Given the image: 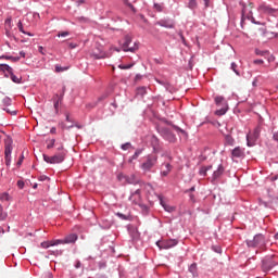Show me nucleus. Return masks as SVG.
<instances>
[{"label":"nucleus","mask_w":278,"mask_h":278,"mask_svg":"<svg viewBox=\"0 0 278 278\" xmlns=\"http://www.w3.org/2000/svg\"><path fill=\"white\" fill-rule=\"evenodd\" d=\"M155 164H157V154H149L144 157L140 168L143 170V173H151V170H153L155 167Z\"/></svg>","instance_id":"f257e3e1"},{"label":"nucleus","mask_w":278,"mask_h":278,"mask_svg":"<svg viewBox=\"0 0 278 278\" xmlns=\"http://www.w3.org/2000/svg\"><path fill=\"white\" fill-rule=\"evenodd\" d=\"M59 244H71V237H65L64 239L43 241L41 242V248L49 249L50 247H58Z\"/></svg>","instance_id":"f03ea898"},{"label":"nucleus","mask_w":278,"mask_h":278,"mask_svg":"<svg viewBox=\"0 0 278 278\" xmlns=\"http://www.w3.org/2000/svg\"><path fill=\"white\" fill-rule=\"evenodd\" d=\"M12 139H7L4 141V160L7 166H10L12 162Z\"/></svg>","instance_id":"7ed1b4c3"},{"label":"nucleus","mask_w":278,"mask_h":278,"mask_svg":"<svg viewBox=\"0 0 278 278\" xmlns=\"http://www.w3.org/2000/svg\"><path fill=\"white\" fill-rule=\"evenodd\" d=\"M179 243V241H177V239H168V240H164V241H157L156 245L159 247V249H173V247H177V244Z\"/></svg>","instance_id":"20e7f679"},{"label":"nucleus","mask_w":278,"mask_h":278,"mask_svg":"<svg viewBox=\"0 0 278 278\" xmlns=\"http://www.w3.org/2000/svg\"><path fill=\"white\" fill-rule=\"evenodd\" d=\"M4 201H10V194H8L7 192L0 193V220H5V218H8V213L3 211L2 205Z\"/></svg>","instance_id":"39448f33"},{"label":"nucleus","mask_w":278,"mask_h":278,"mask_svg":"<svg viewBox=\"0 0 278 278\" xmlns=\"http://www.w3.org/2000/svg\"><path fill=\"white\" fill-rule=\"evenodd\" d=\"M261 129L260 127H256L253 132H250L247 136V140H248V147H253L255 144V141L257 140V138H260V134H261Z\"/></svg>","instance_id":"423d86ee"},{"label":"nucleus","mask_w":278,"mask_h":278,"mask_svg":"<svg viewBox=\"0 0 278 278\" xmlns=\"http://www.w3.org/2000/svg\"><path fill=\"white\" fill-rule=\"evenodd\" d=\"M129 45H131V37L126 36L125 41L122 46L123 51H125V52L130 51V53L138 51V45L134 43L132 47H129Z\"/></svg>","instance_id":"0eeeda50"},{"label":"nucleus","mask_w":278,"mask_h":278,"mask_svg":"<svg viewBox=\"0 0 278 278\" xmlns=\"http://www.w3.org/2000/svg\"><path fill=\"white\" fill-rule=\"evenodd\" d=\"M43 160L48 164H61V162H64V154H58L54 156H48L43 154Z\"/></svg>","instance_id":"6e6552de"},{"label":"nucleus","mask_w":278,"mask_h":278,"mask_svg":"<svg viewBox=\"0 0 278 278\" xmlns=\"http://www.w3.org/2000/svg\"><path fill=\"white\" fill-rule=\"evenodd\" d=\"M248 247H264V237L262 235H256L253 240L247 241Z\"/></svg>","instance_id":"1a4fd4ad"},{"label":"nucleus","mask_w":278,"mask_h":278,"mask_svg":"<svg viewBox=\"0 0 278 278\" xmlns=\"http://www.w3.org/2000/svg\"><path fill=\"white\" fill-rule=\"evenodd\" d=\"M277 266V261L273 256L266 257L263 261V270H273Z\"/></svg>","instance_id":"9d476101"},{"label":"nucleus","mask_w":278,"mask_h":278,"mask_svg":"<svg viewBox=\"0 0 278 278\" xmlns=\"http://www.w3.org/2000/svg\"><path fill=\"white\" fill-rule=\"evenodd\" d=\"M161 134L165 140H168V142L177 141V137H175V134H173L168 128H162Z\"/></svg>","instance_id":"9b49d317"},{"label":"nucleus","mask_w":278,"mask_h":278,"mask_svg":"<svg viewBox=\"0 0 278 278\" xmlns=\"http://www.w3.org/2000/svg\"><path fill=\"white\" fill-rule=\"evenodd\" d=\"M91 58H94L96 60H102L103 58H106L105 52H103V47L94 48L90 52Z\"/></svg>","instance_id":"f8f14e48"},{"label":"nucleus","mask_w":278,"mask_h":278,"mask_svg":"<svg viewBox=\"0 0 278 278\" xmlns=\"http://www.w3.org/2000/svg\"><path fill=\"white\" fill-rule=\"evenodd\" d=\"M231 157H232V160L244 157V148L236 147L231 151Z\"/></svg>","instance_id":"ddd939ff"},{"label":"nucleus","mask_w":278,"mask_h":278,"mask_svg":"<svg viewBox=\"0 0 278 278\" xmlns=\"http://www.w3.org/2000/svg\"><path fill=\"white\" fill-rule=\"evenodd\" d=\"M223 173H225V167H223V165H218L217 169L213 173V181H216L218 177H222Z\"/></svg>","instance_id":"4468645a"},{"label":"nucleus","mask_w":278,"mask_h":278,"mask_svg":"<svg viewBox=\"0 0 278 278\" xmlns=\"http://www.w3.org/2000/svg\"><path fill=\"white\" fill-rule=\"evenodd\" d=\"M159 25H161V27H166L167 29H173V27H175V23L172 21H161L159 22Z\"/></svg>","instance_id":"2eb2a0df"},{"label":"nucleus","mask_w":278,"mask_h":278,"mask_svg":"<svg viewBox=\"0 0 278 278\" xmlns=\"http://www.w3.org/2000/svg\"><path fill=\"white\" fill-rule=\"evenodd\" d=\"M225 143L228 144V147H233V144H236V139H233L231 135H225Z\"/></svg>","instance_id":"dca6fc26"},{"label":"nucleus","mask_w":278,"mask_h":278,"mask_svg":"<svg viewBox=\"0 0 278 278\" xmlns=\"http://www.w3.org/2000/svg\"><path fill=\"white\" fill-rule=\"evenodd\" d=\"M258 12H264L266 14H270V13H273V9H270L269 7H266V4H261L258 7Z\"/></svg>","instance_id":"f3484780"},{"label":"nucleus","mask_w":278,"mask_h":278,"mask_svg":"<svg viewBox=\"0 0 278 278\" xmlns=\"http://www.w3.org/2000/svg\"><path fill=\"white\" fill-rule=\"evenodd\" d=\"M121 177H124V179L127 181V184H138V180H136L135 175H131L130 177L129 176H119V179H121Z\"/></svg>","instance_id":"a211bd4d"},{"label":"nucleus","mask_w":278,"mask_h":278,"mask_svg":"<svg viewBox=\"0 0 278 278\" xmlns=\"http://www.w3.org/2000/svg\"><path fill=\"white\" fill-rule=\"evenodd\" d=\"M11 80L14 84H21V78H18L16 75H14V70L9 73Z\"/></svg>","instance_id":"6ab92c4d"},{"label":"nucleus","mask_w":278,"mask_h":278,"mask_svg":"<svg viewBox=\"0 0 278 278\" xmlns=\"http://www.w3.org/2000/svg\"><path fill=\"white\" fill-rule=\"evenodd\" d=\"M0 60H11V62H18L21 60V58L20 56L2 55V56H0Z\"/></svg>","instance_id":"aec40b11"},{"label":"nucleus","mask_w":278,"mask_h":278,"mask_svg":"<svg viewBox=\"0 0 278 278\" xmlns=\"http://www.w3.org/2000/svg\"><path fill=\"white\" fill-rule=\"evenodd\" d=\"M0 71L7 72V73H12L13 68L8 65V64H0Z\"/></svg>","instance_id":"412c9836"},{"label":"nucleus","mask_w":278,"mask_h":278,"mask_svg":"<svg viewBox=\"0 0 278 278\" xmlns=\"http://www.w3.org/2000/svg\"><path fill=\"white\" fill-rule=\"evenodd\" d=\"M165 167H166V170H163L162 173H161V175L163 176V177H167L168 176V173H170V170H173V166L170 165V164H166L165 165Z\"/></svg>","instance_id":"4be33fe9"},{"label":"nucleus","mask_w":278,"mask_h":278,"mask_svg":"<svg viewBox=\"0 0 278 278\" xmlns=\"http://www.w3.org/2000/svg\"><path fill=\"white\" fill-rule=\"evenodd\" d=\"M207 170H212V165L201 167V169H200V175H202L203 177H205V175H207Z\"/></svg>","instance_id":"5701e85b"},{"label":"nucleus","mask_w":278,"mask_h":278,"mask_svg":"<svg viewBox=\"0 0 278 278\" xmlns=\"http://www.w3.org/2000/svg\"><path fill=\"white\" fill-rule=\"evenodd\" d=\"M17 27H18V30H20L22 34H26V36H34V34L25 31V29L23 28V22L20 21V22L17 23Z\"/></svg>","instance_id":"b1692460"},{"label":"nucleus","mask_w":278,"mask_h":278,"mask_svg":"<svg viewBox=\"0 0 278 278\" xmlns=\"http://www.w3.org/2000/svg\"><path fill=\"white\" fill-rule=\"evenodd\" d=\"M215 103H216V105H223V104L226 105L225 98L222 96L216 97Z\"/></svg>","instance_id":"393cba45"},{"label":"nucleus","mask_w":278,"mask_h":278,"mask_svg":"<svg viewBox=\"0 0 278 278\" xmlns=\"http://www.w3.org/2000/svg\"><path fill=\"white\" fill-rule=\"evenodd\" d=\"M255 53L257 55H261L262 58H266L269 54V52L267 50H260V49H256Z\"/></svg>","instance_id":"a878e982"},{"label":"nucleus","mask_w":278,"mask_h":278,"mask_svg":"<svg viewBox=\"0 0 278 278\" xmlns=\"http://www.w3.org/2000/svg\"><path fill=\"white\" fill-rule=\"evenodd\" d=\"M137 94H139V97H144V94H147V87H139L137 89Z\"/></svg>","instance_id":"bb28decb"},{"label":"nucleus","mask_w":278,"mask_h":278,"mask_svg":"<svg viewBox=\"0 0 278 278\" xmlns=\"http://www.w3.org/2000/svg\"><path fill=\"white\" fill-rule=\"evenodd\" d=\"M2 103H3L4 108H10V105H12V99H10L9 97H5L2 100Z\"/></svg>","instance_id":"cd10ccee"},{"label":"nucleus","mask_w":278,"mask_h":278,"mask_svg":"<svg viewBox=\"0 0 278 278\" xmlns=\"http://www.w3.org/2000/svg\"><path fill=\"white\" fill-rule=\"evenodd\" d=\"M54 110L58 111V108H60V101H62V99H60V96H54Z\"/></svg>","instance_id":"c85d7f7f"},{"label":"nucleus","mask_w":278,"mask_h":278,"mask_svg":"<svg viewBox=\"0 0 278 278\" xmlns=\"http://www.w3.org/2000/svg\"><path fill=\"white\" fill-rule=\"evenodd\" d=\"M249 11V7H243L242 9V17L244 18V16H247V18H251L252 14L250 11V14H247V12Z\"/></svg>","instance_id":"c756f323"},{"label":"nucleus","mask_w":278,"mask_h":278,"mask_svg":"<svg viewBox=\"0 0 278 278\" xmlns=\"http://www.w3.org/2000/svg\"><path fill=\"white\" fill-rule=\"evenodd\" d=\"M64 71H68V66H60V65H55V73H64Z\"/></svg>","instance_id":"7c9ffc66"},{"label":"nucleus","mask_w":278,"mask_h":278,"mask_svg":"<svg viewBox=\"0 0 278 278\" xmlns=\"http://www.w3.org/2000/svg\"><path fill=\"white\" fill-rule=\"evenodd\" d=\"M215 114H216L217 116H225V114H227V108H223V109H220V110H217V111L215 112Z\"/></svg>","instance_id":"2f4dec72"},{"label":"nucleus","mask_w":278,"mask_h":278,"mask_svg":"<svg viewBox=\"0 0 278 278\" xmlns=\"http://www.w3.org/2000/svg\"><path fill=\"white\" fill-rule=\"evenodd\" d=\"M141 153H142V150H136L135 154L131 156L129 162H131L132 160H138V157L141 155Z\"/></svg>","instance_id":"473e14b6"},{"label":"nucleus","mask_w":278,"mask_h":278,"mask_svg":"<svg viewBox=\"0 0 278 278\" xmlns=\"http://www.w3.org/2000/svg\"><path fill=\"white\" fill-rule=\"evenodd\" d=\"M3 110L7 114H11V116H16V110H12L9 108H3Z\"/></svg>","instance_id":"72a5a7b5"},{"label":"nucleus","mask_w":278,"mask_h":278,"mask_svg":"<svg viewBox=\"0 0 278 278\" xmlns=\"http://www.w3.org/2000/svg\"><path fill=\"white\" fill-rule=\"evenodd\" d=\"M188 8L190 10H195V8H197V0H190L189 3H188Z\"/></svg>","instance_id":"f704fd0d"},{"label":"nucleus","mask_w":278,"mask_h":278,"mask_svg":"<svg viewBox=\"0 0 278 278\" xmlns=\"http://www.w3.org/2000/svg\"><path fill=\"white\" fill-rule=\"evenodd\" d=\"M189 271L192 273L193 275H197V263L190 265Z\"/></svg>","instance_id":"c9c22d12"},{"label":"nucleus","mask_w":278,"mask_h":278,"mask_svg":"<svg viewBox=\"0 0 278 278\" xmlns=\"http://www.w3.org/2000/svg\"><path fill=\"white\" fill-rule=\"evenodd\" d=\"M154 10H156V12H162V10H164V4L154 3Z\"/></svg>","instance_id":"e433bc0d"},{"label":"nucleus","mask_w":278,"mask_h":278,"mask_svg":"<svg viewBox=\"0 0 278 278\" xmlns=\"http://www.w3.org/2000/svg\"><path fill=\"white\" fill-rule=\"evenodd\" d=\"M238 64L236 63H231V71H233V73H236V75H240V72H238Z\"/></svg>","instance_id":"4c0bfd02"},{"label":"nucleus","mask_w":278,"mask_h":278,"mask_svg":"<svg viewBox=\"0 0 278 278\" xmlns=\"http://www.w3.org/2000/svg\"><path fill=\"white\" fill-rule=\"evenodd\" d=\"M132 66H134V64L118 65V68H122V71H127V70L131 68Z\"/></svg>","instance_id":"58836bf2"},{"label":"nucleus","mask_w":278,"mask_h":278,"mask_svg":"<svg viewBox=\"0 0 278 278\" xmlns=\"http://www.w3.org/2000/svg\"><path fill=\"white\" fill-rule=\"evenodd\" d=\"M17 188H20V190H23L25 188V182L23 180H18Z\"/></svg>","instance_id":"ea45409f"},{"label":"nucleus","mask_w":278,"mask_h":278,"mask_svg":"<svg viewBox=\"0 0 278 278\" xmlns=\"http://www.w3.org/2000/svg\"><path fill=\"white\" fill-rule=\"evenodd\" d=\"M55 144V139H51L47 146V149H53V146Z\"/></svg>","instance_id":"a19ab883"},{"label":"nucleus","mask_w":278,"mask_h":278,"mask_svg":"<svg viewBox=\"0 0 278 278\" xmlns=\"http://www.w3.org/2000/svg\"><path fill=\"white\" fill-rule=\"evenodd\" d=\"M68 35H70L68 31H63V33H59V34H58V37H59V38H66V36H68Z\"/></svg>","instance_id":"79ce46f5"},{"label":"nucleus","mask_w":278,"mask_h":278,"mask_svg":"<svg viewBox=\"0 0 278 278\" xmlns=\"http://www.w3.org/2000/svg\"><path fill=\"white\" fill-rule=\"evenodd\" d=\"M131 148V143H125L122 146L123 151H127V149Z\"/></svg>","instance_id":"37998d69"},{"label":"nucleus","mask_w":278,"mask_h":278,"mask_svg":"<svg viewBox=\"0 0 278 278\" xmlns=\"http://www.w3.org/2000/svg\"><path fill=\"white\" fill-rule=\"evenodd\" d=\"M253 64H264V60L262 59L254 60Z\"/></svg>","instance_id":"c03bdc74"},{"label":"nucleus","mask_w":278,"mask_h":278,"mask_svg":"<svg viewBox=\"0 0 278 278\" xmlns=\"http://www.w3.org/2000/svg\"><path fill=\"white\" fill-rule=\"evenodd\" d=\"M163 207L166 212H173V207L170 206H166L165 204H163Z\"/></svg>","instance_id":"a18cd8bd"},{"label":"nucleus","mask_w":278,"mask_h":278,"mask_svg":"<svg viewBox=\"0 0 278 278\" xmlns=\"http://www.w3.org/2000/svg\"><path fill=\"white\" fill-rule=\"evenodd\" d=\"M45 278H53V274L48 271V273L45 274Z\"/></svg>","instance_id":"49530a36"},{"label":"nucleus","mask_w":278,"mask_h":278,"mask_svg":"<svg viewBox=\"0 0 278 278\" xmlns=\"http://www.w3.org/2000/svg\"><path fill=\"white\" fill-rule=\"evenodd\" d=\"M25 156H21L20 160L17 161V166H21L23 164V160H24Z\"/></svg>","instance_id":"de8ad7c7"},{"label":"nucleus","mask_w":278,"mask_h":278,"mask_svg":"<svg viewBox=\"0 0 278 278\" xmlns=\"http://www.w3.org/2000/svg\"><path fill=\"white\" fill-rule=\"evenodd\" d=\"M77 240V235H72L71 236V242H75Z\"/></svg>","instance_id":"09e8293b"},{"label":"nucleus","mask_w":278,"mask_h":278,"mask_svg":"<svg viewBox=\"0 0 278 278\" xmlns=\"http://www.w3.org/2000/svg\"><path fill=\"white\" fill-rule=\"evenodd\" d=\"M273 138H274V140H276V142H278V132H275Z\"/></svg>","instance_id":"8fccbe9b"},{"label":"nucleus","mask_w":278,"mask_h":278,"mask_svg":"<svg viewBox=\"0 0 278 278\" xmlns=\"http://www.w3.org/2000/svg\"><path fill=\"white\" fill-rule=\"evenodd\" d=\"M205 8H210V0H204Z\"/></svg>","instance_id":"3c124183"},{"label":"nucleus","mask_w":278,"mask_h":278,"mask_svg":"<svg viewBox=\"0 0 278 278\" xmlns=\"http://www.w3.org/2000/svg\"><path fill=\"white\" fill-rule=\"evenodd\" d=\"M12 23V18H7L5 20V25H10Z\"/></svg>","instance_id":"603ef678"},{"label":"nucleus","mask_w":278,"mask_h":278,"mask_svg":"<svg viewBox=\"0 0 278 278\" xmlns=\"http://www.w3.org/2000/svg\"><path fill=\"white\" fill-rule=\"evenodd\" d=\"M76 268H80L81 267V263L80 262H77L76 265H75Z\"/></svg>","instance_id":"864d4df0"},{"label":"nucleus","mask_w":278,"mask_h":278,"mask_svg":"<svg viewBox=\"0 0 278 278\" xmlns=\"http://www.w3.org/2000/svg\"><path fill=\"white\" fill-rule=\"evenodd\" d=\"M267 61H268V62H274V61H275V58H273V56L267 58Z\"/></svg>","instance_id":"5fc2aeb1"},{"label":"nucleus","mask_w":278,"mask_h":278,"mask_svg":"<svg viewBox=\"0 0 278 278\" xmlns=\"http://www.w3.org/2000/svg\"><path fill=\"white\" fill-rule=\"evenodd\" d=\"M152 142H155V144H157V139L155 137H152Z\"/></svg>","instance_id":"6e6d98bb"},{"label":"nucleus","mask_w":278,"mask_h":278,"mask_svg":"<svg viewBox=\"0 0 278 278\" xmlns=\"http://www.w3.org/2000/svg\"><path fill=\"white\" fill-rule=\"evenodd\" d=\"M20 55H21L22 58H25V51H21V52H20Z\"/></svg>","instance_id":"4d7b16f0"},{"label":"nucleus","mask_w":278,"mask_h":278,"mask_svg":"<svg viewBox=\"0 0 278 278\" xmlns=\"http://www.w3.org/2000/svg\"><path fill=\"white\" fill-rule=\"evenodd\" d=\"M134 194H140L139 189H138V190H136Z\"/></svg>","instance_id":"13d9d810"},{"label":"nucleus","mask_w":278,"mask_h":278,"mask_svg":"<svg viewBox=\"0 0 278 278\" xmlns=\"http://www.w3.org/2000/svg\"><path fill=\"white\" fill-rule=\"evenodd\" d=\"M42 49H43V48H42V46H40V47H39V51H40V53H42Z\"/></svg>","instance_id":"bf43d9fd"},{"label":"nucleus","mask_w":278,"mask_h":278,"mask_svg":"<svg viewBox=\"0 0 278 278\" xmlns=\"http://www.w3.org/2000/svg\"><path fill=\"white\" fill-rule=\"evenodd\" d=\"M250 10H253V3H250Z\"/></svg>","instance_id":"052dcab7"},{"label":"nucleus","mask_w":278,"mask_h":278,"mask_svg":"<svg viewBox=\"0 0 278 278\" xmlns=\"http://www.w3.org/2000/svg\"><path fill=\"white\" fill-rule=\"evenodd\" d=\"M275 239L278 240V232L275 235Z\"/></svg>","instance_id":"680f3d73"},{"label":"nucleus","mask_w":278,"mask_h":278,"mask_svg":"<svg viewBox=\"0 0 278 278\" xmlns=\"http://www.w3.org/2000/svg\"><path fill=\"white\" fill-rule=\"evenodd\" d=\"M79 3H84L85 1L84 0H78Z\"/></svg>","instance_id":"e2e57ef3"},{"label":"nucleus","mask_w":278,"mask_h":278,"mask_svg":"<svg viewBox=\"0 0 278 278\" xmlns=\"http://www.w3.org/2000/svg\"><path fill=\"white\" fill-rule=\"evenodd\" d=\"M76 46L71 45V49H75Z\"/></svg>","instance_id":"0e129e2a"},{"label":"nucleus","mask_w":278,"mask_h":278,"mask_svg":"<svg viewBox=\"0 0 278 278\" xmlns=\"http://www.w3.org/2000/svg\"><path fill=\"white\" fill-rule=\"evenodd\" d=\"M66 121H68V115H66Z\"/></svg>","instance_id":"69168bd1"},{"label":"nucleus","mask_w":278,"mask_h":278,"mask_svg":"<svg viewBox=\"0 0 278 278\" xmlns=\"http://www.w3.org/2000/svg\"><path fill=\"white\" fill-rule=\"evenodd\" d=\"M115 51H117V52H118V51H121V50H119V49H115Z\"/></svg>","instance_id":"338daca9"},{"label":"nucleus","mask_w":278,"mask_h":278,"mask_svg":"<svg viewBox=\"0 0 278 278\" xmlns=\"http://www.w3.org/2000/svg\"><path fill=\"white\" fill-rule=\"evenodd\" d=\"M34 188H37V185H35Z\"/></svg>","instance_id":"774afa93"}]
</instances>
